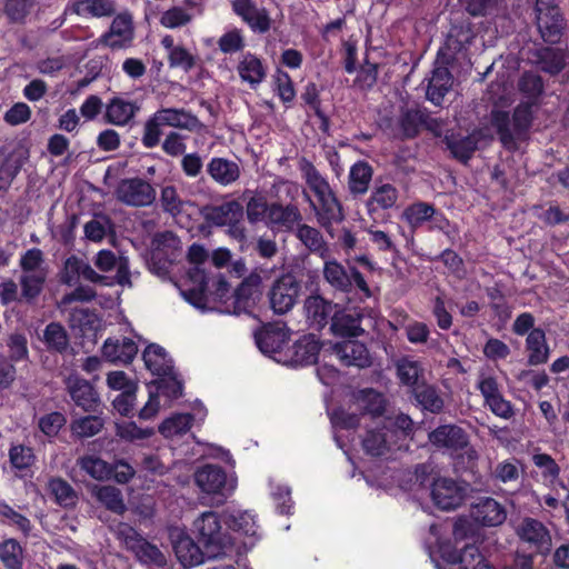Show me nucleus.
Wrapping results in <instances>:
<instances>
[{"instance_id":"nucleus-2","label":"nucleus","mask_w":569,"mask_h":569,"mask_svg":"<svg viewBox=\"0 0 569 569\" xmlns=\"http://www.w3.org/2000/svg\"><path fill=\"white\" fill-rule=\"evenodd\" d=\"M193 528L208 559L223 555L232 545L230 536L222 531L219 517L213 511L203 512L194 520Z\"/></svg>"},{"instance_id":"nucleus-22","label":"nucleus","mask_w":569,"mask_h":569,"mask_svg":"<svg viewBox=\"0 0 569 569\" xmlns=\"http://www.w3.org/2000/svg\"><path fill=\"white\" fill-rule=\"evenodd\" d=\"M398 199L399 191L393 184L388 182L376 184L366 200L367 212L371 218H376L381 211L395 208Z\"/></svg>"},{"instance_id":"nucleus-11","label":"nucleus","mask_w":569,"mask_h":569,"mask_svg":"<svg viewBox=\"0 0 569 569\" xmlns=\"http://www.w3.org/2000/svg\"><path fill=\"white\" fill-rule=\"evenodd\" d=\"M261 277L258 273H251L242 280L238 288L230 295V305L223 308L224 312L240 315L248 312L256 301L259 292Z\"/></svg>"},{"instance_id":"nucleus-62","label":"nucleus","mask_w":569,"mask_h":569,"mask_svg":"<svg viewBox=\"0 0 569 569\" xmlns=\"http://www.w3.org/2000/svg\"><path fill=\"white\" fill-rule=\"evenodd\" d=\"M543 70L551 73H559L567 63V54L560 49L546 48L540 54Z\"/></svg>"},{"instance_id":"nucleus-16","label":"nucleus","mask_w":569,"mask_h":569,"mask_svg":"<svg viewBox=\"0 0 569 569\" xmlns=\"http://www.w3.org/2000/svg\"><path fill=\"white\" fill-rule=\"evenodd\" d=\"M80 278L92 283H106L107 277L99 274L87 261L71 256L66 259L60 272V281L67 286H76Z\"/></svg>"},{"instance_id":"nucleus-53","label":"nucleus","mask_w":569,"mask_h":569,"mask_svg":"<svg viewBox=\"0 0 569 569\" xmlns=\"http://www.w3.org/2000/svg\"><path fill=\"white\" fill-rule=\"evenodd\" d=\"M113 223L107 214L98 213L84 224L83 231L88 240L100 242L111 231Z\"/></svg>"},{"instance_id":"nucleus-50","label":"nucleus","mask_w":569,"mask_h":569,"mask_svg":"<svg viewBox=\"0 0 569 569\" xmlns=\"http://www.w3.org/2000/svg\"><path fill=\"white\" fill-rule=\"evenodd\" d=\"M415 398L423 410L440 413L443 409V399L432 386H421L415 389Z\"/></svg>"},{"instance_id":"nucleus-24","label":"nucleus","mask_w":569,"mask_h":569,"mask_svg":"<svg viewBox=\"0 0 569 569\" xmlns=\"http://www.w3.org/2000/svg\"><path fill=\"white\" fill-rule=\"evenodd\" d=\"M472 517L482 526L495 527L503 523L507 518L506 508L490 497L478 499L472 507Z\"/></svg>"},{"instance_id":"nucleus-58","label":"nucleus","mask_w":569,"mask_h":569,"mask_svg":"<svg viewBox=\"0 0 569 569\" xmlns=\"http://www.w3.org/2000/svg\"><path fill=\"white\" fill-rule=\"evenodd\" d=\"M397 377L401 383L413 387L417 385L419 377L422 373V368L419 361L403 357L396 362Z\"/></svg>"},{"instance_id":"nucleus-38","label":"nucleus","mask_w":569,"mask_h":569,"mask_svg":"<svg viewBox=\"0 0 569 569\" xmlns=\"http://www.w3.org/2000/svg\"><path fill=\"white\" fill-rule=\"evenodd\" d=\"M447 560L457 569H493L475 545H467L459 553H451Z\"/></svg>"},{"instance_id":"nucleus-8","label":"nucleus","mask_w":569,"mask_h":569,"mask_svg":"<svg viewBox=\"0 0 569 569\" xmlns=\"http://www.w3.org/2000/svg\"><path fill=\"white\" fill-rule=\"evenodd\" d=\"M535 10L542 39L550 43L557 42L563 29V19L558 6L553 0H537Z\"/></svg>"},{"instance_id":"nucleus-23","label":"nucleus","mask_w":569,"mask_h":569,"mask_svg":"<svg viewBox=\"0 0 569 569\" xmlns=\"http://www.w3.org/2000/svg\"><path fill=\"white\" fill-rule=\"evenodd\" d=\"M320 345L313 336H303L296 341L286 352V362L291 366H308L317 361Z\"/></svg>"},{"instance_id":"nucleus-30","label":"nucleus","mask_w":569,"mask_h":569,"mask_svg":"<svg viewBox=\"0 0 569 569\" xmlns=\"http://www.w3.org/2000/svg\"><path fill=\"white\" fill-rule=\"evenodd\" d=\"M138 347L129 338L107 339L102 346L103 357L113 363H129L136 357Z\"/></svg>"},{"instance_id":"nucleus-55","label":"nucleus","mask_w":569,"mask_h":569,"mask_svg":"<svg viewBox=\"0 0 569 569\" xmlns=\"http://www.w3.org/2000/svg\"><path fill=\"white\" fill-rule=\"evenodd\" d=\"M37 0H4L3 13L11 23H23Z\"/></svg>"},{"instance_id":"nucleus-7","label":"nucleus","mask_w":569,"mask_h":569,"mask_svg":"<svg viewBox=\"0 0 569 569\" xmlns=\"http://www.w3.org/2000/svg\"><path fill=\"white\" fill-rule=\"evenodd\" d=\"M114 193L118 201L137 208L151 206L157 198L156 189L141 178L122 179Z\"/></svg>"},{"instance_id":"nucleus-60","label":"nucleus","mask_w":569,"mask_h":569,"mask_svg":"<svg viewBox=\"0 0 569 569\" xmlns=\"http://www.w3.org/2000/svg\"><path fill=\"white\" fill-rule=\"evenodd\" d=\"M230 529L247 537H254L257 533V525L253 516L247 511H238L230 513L226 520Z\"/></svg>"},{"instance_id":"nucleus-52","label":"nucleus","mask_w":569,"mask_h":569,"mask_svg":"<svg viewBox=\"0 0 569 569\" xmlns=\"http://www.w3.org/2000/svg\"><path fill=\"white\" fill-rule=\"evenodd\" d=\"M47 279V272L22 273L20 277L21 297L30 302L42 291Z\"/></svg>"},{"instance_id":"nucleus-6","label":"nucleus","mask_w":569,"mask_h":569,"mask_svg":"<svg viewBox=\"0 0 569 569\" xmlns=\"http://www.w3.org/2000/svg\"><path fill=\"white\" fill-rule=\"evenodd\" d=\"M300 283L291 273H286L273 281L268 298L270 308L277 315L288 313L297 303Z\"/></svg>"},{"instance_id":"nucleus-35","label":"nucleus","mask_w":569,"mask_h":569,"mask_svg":"<svg viewBox=\"0 0 569 569\" xmlns=\"http://www.w3.org/2000/svg\"><path fill=\"white\" fill-rule=\"evenodd\" d=\"M146 367L157 377L172 373L173 365L166 350L156 343L149 345L142 355Z\"/></svg>"},{"instance_id":"nucleus-15","label":"nucleus","mask_w":569,"mask_h":569,"mask_svg":"<svg viewBox=\"0 0 569 569\" xmlns=\"http://www.w3.org/2000/svg\"><path fill=\"white\" fill-rule=\"evenodd\" d=\"M256 343L259 350L274 358L277 361H281V356L284 345L289 340V330L284 325L269 323L254 335Z\"/></svg>"},{"instance_id":"nucleus-54","label":"nucleus","mask_w":569,"mask_h":569,"mask_svg":"<svg viewBox=\"0 0 569 569\" xmlns=\"http://www.w3.org/2000/svg\"><path fill=\"white\" fill-rule=\"evenodd\" d=\"M77 463L93 479L103 480L111 477V466L99 457L84 456L79 458Z\"/></svg>"},{"instance_id":"nucleus-40","label":"nucleus","mask_w":569,"mask_h":569,"mask_svg":"<svg viewBox=\"0 0 569 569\" xmlns=\"http://www.w3.org/2000/svg\"><path fill=\"white\" fill-rule=\"evenodd\" d=\"M361 316L359 313H349V312H335L332 316V321L330 326V330L336 336L341 337H358L363 333V329L360 326Z\"/></svg>"},{"instance_id":"nucleus-57","label":"nucleus","mask_w":569,"mask_h":569,"mask_svg":"<svg viewBox=\"0 0 569 569\" xmlns=\"http://www.w3.org/2000/svg\"><path fill=\"white\" fill-rule=\"evenodd\" d=\"M183 385L178 379L174 370L168 376H160L156 381V393L159 397H166L168 401H172L182 396Z\"/></svg>"},{"instance_id":"nucleus-32","label":"nucleus","mask_w":569,"mask_h":569,"mask_svg":"<svg viewBox=\"0 0 569 569\" xmlns=\"http://www.w3.org/2000/svg\"><path fill=\"white\" fill-rule=\"evenodd\" d=\"M453 79L448 68L436 67L432 70L426 92L428 100L436 106H440L445 96L450 91Z\"/></svg>"},{"instance_id":"nucleus-29","label":"nucleus","mask_w":569,"mask_h":569,"mask_svg":"<svg viewBox=\"0 0 569 569\" xmlns=\"http://www.w3.org/2000/svg\"><path fill=\"white\" fill-rule=\"evenodd\" d=\"M154 113L157 116V120H159L162 126L189 131H194L201 128L199 119L184 109L162 108Z\"/></svg>"},{"instance_id":"nucleus-56","label":"nucleus","mask_w":569,"mask_h":569,"mask_svg":"<svg viewBox=\"0 0 569 569\" xmlns=\"http://www.w3.org/2000/svg\"><path fill=\"white\" fill-rule=\"evenodd\" d=\"M193 417L190 413H179L166 419L159 427V431L166 438H172L186 433L192 426Z\"/></svg>"},{"instance_id":"nucleus-41","label":"nucleus","mask_w":569,"mask_h":569,"mask_svg":"<svg viewBox=\"0 0 569 569\" xmlns=\"http://www.w3.org/2000/svg\"><path fill=\"white\" fill-rule=\"evenodd\" d=\"M357 408L361 416L380 417L386 410V400L383 396L373 390L365 389L359 391L356 397Z\"/></svg>"},{"instance_id":"nucleus-1","label":"nucleus","mask_w":569,"mask_h":569,"mask_svg":"<svg viewBox=\"0 0 569 569\" xmlns=\"http://www.w3.org/2000/svg\"><path fill=\"white\" fill-rule=\"evenodd\" d=\"M532 122V111L529 103H520L513 111L512 119L508 112L495 110L491 112V124L497 130L503 147L512 149L516 140L522 137Z\"/></svg>"},{"instance_id":"nucleus-10","label":"nucleus","mask_w":569,"mask_h":569,"mask_svg":"<svg viewBox=\"0 0 569 569\" xmlns=\"http://www.w3.org/2000/svg\"><path fill=\"white\" fill-rule=\"evenodd\" d=\"M519 539L530 546L536 552L547 555L552 547V539L548 528L533 518L522 519L516 528Z\"/></svg>"},{"instance_id":"nucleus-43","label":"nucleus","mask_w":569,"mask_h":569,"mask_svg":"<svg viewBox=\"0 0 569 569\" xmlns=\"http://www.w3.org/2000/svg\"><path fill=\"white\" fill-rule=\"evenodd\" d=\"M443 142L452 157L465 163L472 157L478 144L472 136L461 137L455 133L446 134Z\"/></svg>"},{"instance_id":"nucleus-51","label":"nucleus","mask_w":569,"mask_h":569,"mask_svg":"<svg viewBox=\"0 0 569 569\" xmlns=\"http://www.w3.org/2000/svg\"><path fill=\"white\" fill-rule=\"evenodd\" d=\"M49 492L54 497L57 503L63 507L74 506L77 493L69 482L61 478H52L48 482Z\"/></svg>"},{"instance_id":"nucleus-61","label":"nucleus","mask_w":569,"mask_h":569,"mask_svg":"<svg viewBox=\"0 0 569 569\" xmlns=\"http://www.w3.org/2000/svg\"><path fill=\"white\" fill-rule=\"evenodd\" d=\"M160 203L164 212L176 217L183 211L187 202L180 198L176 187L166 186L161 189Z\"/></svg>"},{"instance_id":"nucleus-28","label":"nucleus","mask_w":569,"mask_h":569,"mask_svg":"<svg viewBox=\"0 0 569 569\" xmlns=\"http://www.w3.org/2000/svg\"><path fill=\"white\" fill-rule=\"evenodd\" d=\"M323 262V279L326 282L336 291L349 293L352 290V276H350V269H346L336 259L330 256L327 259H322Z\"/></svg>"},{"instance_id":"nucleus-31","label":"nucleus","mask_w":569,"mask_h":569,"mask_svg":"<svg viewBox=\"0 0 569 569\" xmlns=\"http://www.w3.org/2000/svg\"><path fill=\"white\" fill-rule=\"evenodd\" d=\"M392 432L386 427L369 429L362 438V448L367 455L382 457L391 451Z\"/></svg>"},{"instance_id":"nucleus-19","label":"nucleus","mask_w":569,"mask_h":569,"mask_svg":"<svg viewBox=\"0 0 569 569\" xmlns=\"http://www.w3.org/2000/svg\"><path fill=\"white\" fill-rule=\"evenodd\" d=\"M302 220V214L296 204L287 206L280 202L270 203L266 224L273 231L289 232L295 229Z\"/></svg>"},{"instance_id":"nucleus-12","label":"nucleus","mask_w":569,"mask_h":569,"mask_svg":"<svg viewBox=\"0 0 569 569\" xmlns=\"http://www.w3.org/2000/svg\"><path fill=\"white\" fill-rule=\"evenodd\" d=\"M232 11L257 33H266L271 28V18L266 8L258 7L254 0H230Z\"/></svg>"},{"instance_id":"nucleus-5","label":"nucleus","mask_w":569,"mask_h":569,"mask_svg":"<svg viewBox=\"0 0 569 569\" xmlns=\"http://www.w3.org/2000/svg\"><path fill=\"white\" fill-rule=\"evenodd\" d=\"M106 32L99 38V43L111 50L131 47L134 39V21L129 10L116 12Z\"/></svg>"},{"instance_id":"nucleus-17","label":"nucleus","mask_w":569,"mask_h":569,"mask_svg":"<svg viewBox=\"0 0 569 569\" xmlns=\"http://www.w3.org/2000/svg\"><path fill=\"white\" fill-rule=\"evenodd\" d=\"M201 217L210 224L223 227L228 223L240 222L243 218V207L237 200L221 204H207L200 209Z\"/></svg>"},{"instance_id":"nucleus-45","label":"nucleus","mask_w":569,"mask_h":569,"mask_svg":"<svg viewBox=\"0 0 569 569\" xmlns=\"http://www.w3.org/2000/svg\"><path fill=\"white\" fill-rule=\"evenodd\" d=\"M427 118V109L425 108H411L406 109L401 112L399 118V124L405 138H415L420 128L423 127V121Z\"/></svg>"},{"instance_id":"nucleus-64","label":"nucleus","mask_w":569,"mask_h":569,"mask_svg":"<svg viewBox=\"0 0 569 569\" xmlns=\"http://www.w3.org/2000/svg\"><path fill=\"white\" fill-rule=\"evenodd\" d=\"M192 14L182 7H172L166 10L160 17V24L168 29H177L189 24Z\"/></svg>"},{"instance_id":"nucleus-21","label":"nucleus","mask_w":569,"mask_h":569,"mask_svg":"<svg viewBox=\"0 0 569 569\" xmlns=\"http://www.w3.org/2000/svg\"><path fill=\"white\" fill-rule=\"evenodd\" d=\"M306 319L310 328L315 330L323 329L329 319L332 320L333 305L320 295H311L306 298L303 303Z\"/></svg>"},{"instance_id":"nucleus-48","label":"nucleus","mask_w":569,"mask_h":569,"mask_svg":"<svg viewBox=\"0 0 569 569\" xmlns=\"http://www.w3.org/2000/svg\"><path fill=\"white\" fill-rule=\"evenodd\" d=\"M300 171L306 180L307 186L315 194V198L321 192L330 189L328 180L319 172V170L307 159H301L299 163Z\"/></svg>"},{"instance_id":"nucleus-14","label":"nucleus","mask_w":569,"mask_h":569,"mask_svg":"<svg viewBox=\"0 0 569 569\" xmlns=\"http://www.w3.org/2000/svg\"><path fill=\"white\" fill-rule=\"evenodd\" d=\"M66 389L76 406L87 412H96L100 406V397L94 387L78 375L64 379Z\"/></svg>"},{"instance_id":"nucleus-49","label":"nucleus","mask_w":569,"mask_h":569,"mask_svg":"<svg viewBox=\"0 0 569 569\" xmlns=\"http://www.w3.org/2000/svg\"><path fill=\"white\" fill-rule=\"evenodd\" d=\"M435 213L436 209L432 204L427 202H416L405 209L402 218L412 229H417L426 221L430 220Z\"/></svg>"},{"instance_id":"nucleus-25","label":"nucleus","mask_w":569,"mask_h":569,"mask_svg":"<svg viewBox=\"0 0 569 569\" xmlns=\"http://www.w3.org/2000/svg\"><path fill=\"white\" fill-rule=\"evenodd\" d=\"M207 172L216 183L223 187L234 183L241 176L239 163L222 157H213L207 164Z\"/></svg>"},{"instance_id":"nucleus-34","label":"nucleus","mask_w":569,"mask_h":569,"mask_svg":"<svg viewBox=\"0 0 569 569\" xmlns=\"http://www.w3.org/2000/svg\"><path fill=\"white\" fill-rule=\"evenodd\" d=\"M296 237L310 252L318 254L321 259L329 258V246L317 228L299 223L297 226Z\"/></svg>"},{"instance_id":"nucleus-39","label":"nucleus","mask_w":569,"mask_h":569,"mask_svg":"<svg viewBox=\"0 0 569 569\" xmlns=\"http://www.w3.org/2000/svg\"><path fill=\"white\" fill-rule=\"evenodd\" d=\"M173 548L178 560L186 568L202 563L207 557L206 550H201L190 537L179 538Z\"/></svg>"},{"instance_id":"nucleus-26","label":"nucleus","mask_w":569,"mask_h":569,"mask_svg":"<svg viewBox=\"0 0 569 569\" xmlns=\"http://www.w3.org/2000/svg\"><path fill=\"white\" fill-rule=\"evenodd\" d=\"M372 177L373 168L365 160H358L350 167L347 188L352 198L362 197L369 191Z\"/></svg>"},{"instance_id":"nucleus-36","label":"nucleus","mask_w":569,"mask_h":569,"mask_svg":"<svg viewBox=\"0 0 569 569\" xmlns=\"http://www.w3.org/2000/svg\"><path fill=\"white\" fill-rule=\"evenodd\" d=\"M189 281L191 282V286L181 290L182 296L194 307L203 308L208 300V296L206 293L208 282L204 272L198 267L193 268L189 272Z\"/></svg>"},{"instance_id":"nucleus-18","label":"nucleus","mask_w":569,"mask_h":569,"mask_svg":"<svg viewBox=\"0 0 569 569\" xmlns=\"http://www.w3.org/2000/svg\"><path fill=\"white\" fill-rule=\"evenodd\" d=\"M117 12V0H69L64 13L81 18H111Z\"/></svg>"},{"instance_id":"nucleus-37","label":"nucleus","mask_w":569,"mask_h":569,"mask_svg":"<svg viewBox=\"0 0 569 569\" xmlns=\"http://www.w3.org/2000/svg\"><path fill=\"white\" fill-rule=\"evenodd\" d=\"M526 348L528 351V363L530 366H538L548 361L550 349L542 329L535 328L528 333Z\"/></svg>"},{"instance_id":"nucleus-33","label":"nucleus","mask_w":569,"mask_h":569,"mask_svg":"<svg viewBox=\"0 0 569 569\" xmlns=\"http://www.w3.org/2000/svg\"><path fill=\"white\" fill-rule=\"evenodd\" d=\"M237 71L240 79L249 83L251 88L259 86L267 76L266 67L262 61L250 52L242 56L238 63Z\"/></svg>"},{"instance_id":"nucleus-59","label":"nucleus","mask_w":569,"mask_h":569,"mask_svg":"<svg viewBox=\"0 0 569 569\" xmlns=\"http://www.w3.org/2000/svg\"><path fill=\"white\" fill-rule=\"evenodd\" d=\"M104 421L99 416H86L71 422V431L79 438L93 437L101 431Z\"/></svg>"},{"instance_id":"nucleus-47","label":"nucleus","mask_w":569,"mask_h":569,"mask_svg":"<svg viewBox=\"0 0 569 569\" xmlns=\"http://www.w3.org/2000/svg\"><path fill=\"white\" fill-rule=\"evenodd\" d=\"M23 558V549L16 539L9 538L0 542V561L6 569H22Z\"/></svg>"},{"instance_id":"nucleus-9","label":"nucleus","mask_w":569,"mask_h":569,"mask_svg":"<svg viewBox=\"0 0 569 569\" xmlns=\"http://www.w3.org/2000/svg\"><path fill=\"white\" fill-rule=\"evenodd\" d=\"M430 493L438 508L453 510L462 503L466 497V487L455 479L440 476L431 482Z\"/></svg>"},{"instance_id":"nucleus-27","label":"nucleus","mask_w":569,"mask_h":569,"mask_svg":"<svg viewBox=\"0 0 569 569\" xmlns=\"http://www.w3.org/2000/svg\"><path fill=\"white\" fill-rule=\"evenodd\" d=\"M140 111L137 101L128 100L123 97L112 98L106 106V120L114 126L128 124Z\"/></svg>"},{"instance_id":"nucleus-63","label":"nucleus","mask_w":569,"mask_h":569,"mask_svg":"<svg viewBox=\"0 0 569 569\" xmlns=\"http://www.w3.org/2000/svg\"><path fill=\"white\" fill-rule=\"evenodd\" d=\"M270 203L267 202L263 194H254L249 198L246 206L247 218L250 223H257L267 220Z\"/></svg>"},{"instance_id":"nucleus-20","label":"nucleus","mask_w":569,"mask_h":569,"mask_svg":"<svg viewBox=\"0 0 569 569\" xmlns=\"http://www.w3.org/2000/svg\"><path fill=\"white\" fill-rule=\"evenodd\" d=\"M332 353L347 367L368 368L371 366V357L367 347L357 340H345L333 345Z\"/></svg>"},{"instance_id":"nucleus-42","label":"nucleus","mask_w":569,"mask_h":569,"mask_svg":"<svg viewBox=\"0 0 569 569\" xmlns=\"http://www.w3.org/2000/svg\"><path fill=\"white\" fill-rule=\"evenodd\" d=\"M180 248L181 241L172 231L158 232L151 241L152 259H172Z\"/></svg>"},{"instance_id":"nucleus-4","label":"nucleus","mask_w":569,"mask_h":569,"mask_svg":"<svg viewBox=\"0 0 569 569\" xmlns=\"http://www.w3.org/2000/svg\"><path fill=\"white\" fill-rule=\"evenodd\" d=\"M196 486L201 492L212 496L217 505H221L233 492L236 483L227 478L222 467L218 465H203L193 473Z\"/></svg>"},{"instance_id":"nucleus-44","label":"nucleus","mask_w":569,"mask_h":569,"mask_svg":"<svg viewBox=\"0 0 569 569\" xmlns=\"http://www.w3.org/2000/svg\"><path fill=\"white\" fill-rule=\"evenodd\" d=\"M92 495L108 510L117 515H122L127 510L122 493L117 487L94 486Z\"/></svg>"},{"instance_id":"nucleus-3","label":"nucleus","mask_w":569,"mask_h":569,"mask_svg":"<svg viewBox=\"0 0 569 569\" xmlns=\"http://www.w3.org/2000/svg\"><path fill=\"white\" fill-rule=\"evenodd\" d=\"M429 442L439 451L450 456L467 455L468 459H477L476 450L470 446L469 436L457 425H442L428 435Z\"/></svg>"},{"instance_id":"nucleus-13","label":"nucleus","mask_w":569,"mask_h":569,"mask_svg":"<svg viewBox=\"0 0 569 569\" xmlns=\"http://www.w3.org/2000/svg\"><path fill=\"white\" fill-rule=\"evenodd\" d=\"M307 199H310L308 194H306ZM316 202L310 201V206L315 211L317 220L321 227L325 229H329L333 223L340 222L343 220L345 214L342 210V206L338 200L332 188L328 189L325 192H321L316 197Z\"/></svg>"},{"instance_id":"nucleus-46","label":"nucleus","mask_w":569,"mask_h":569,"mask_svg":"<svg viewBox=\"0 0 569 569\" xmlns=\"http://www.w3.org/2000/svg\"><path fill=\"white\" fill-rule=\"evenodd\" d=\"M43 342L51 352L63 353L69 348V337L62 325L50 322L43 331Z\"/></svg>"}]
</instances>
